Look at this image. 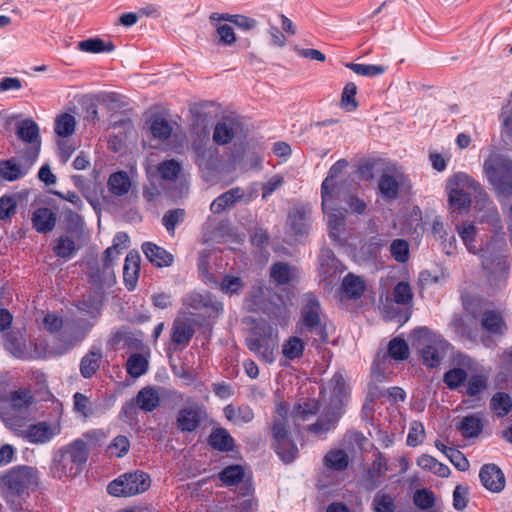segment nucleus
<instances>
[{
  "label": "nucleus",
  "mask_w": 512,
  "mask_h": 512,
  "mask_svg": "<svg viewBox=\"0 0 512 512\" xmlns=\"http://www.w3.org/2000/svg\"><path fill=\"white\" fill-rule=\"evenodd\" d=\"M244 476L243 468L239 465H231L224 468L219 473L220 480L226 486H232L238 484Z\"/></svg>",
  "instance_id": "53"
},
{
  "label": "nucleus",
  "mask_w": 512,
  "mask_h": 512,
  "mask_svg": "<svg viewBox=\"0 0 512 512\" xmlns=\"http://www.w3.org/2000/svg\"><path fill=\"white\" fill-rule=\"evenodd\" d=\"M108 186L111 193L122 196L128 193L131 187V181L126 172L120 171L109 177Z\"/></svg>",
  "instance_id": "39"
},
{
  "label": "nucleus",
  "mask_w": 512,
  "mask_h": 512,
  "mask_svg": "<svg viewBox=\"0 0 512 512\" xmlns=\"http://www.w3.org/2000/svg\"><path fill=\"white\" fill-rule=\"evenodd\" d=\"M89 446L83 439H75L61 447L53 456L51 472L54 478H74L88 460Z\"/></svg>",
  "instance_id": "3"
},
{
  "label": "nucleus",
  "mask_w": 512,
  "mask_h": 512,
  "mask_svg": "<svg viewBox=\"0 0 512 512\" xmlns=\"http://www.w3.org/2000/svg\"><path fill=\"white\" fill-rule=\"evenodd\" d=\"M181 168L180 162L170 159L161 162L157 167V171L162 179L173 181L178 177Z\"/></svg>",
  "instance_id": "51"
},
{
  "label": "nucleus",
  "mask_w": 512,
  "mask_h": 512,
  "mask_svg": "<svg viewBox=\"0 0 512 512\" xmlns=\"http://www.w3.org/2000/svg\"><path fill=\"white\" fill-rule=\"evenodd\" d=\"M288 408L285 404H278L276 415L273 420L272 432L275 441V451L282 461L292 462L298 453L296 444L288 437L286 430V416Z\"/></svg>",
  "instance_id": "10"
},
{
  "label": "nucleus",
  "mask_w": 512,
  "mask_h": 512,
  "mask_svg": "<svg viewBox=\"0 0 512 512\" xmlns=\"http://www.w3.org/2000/svg\"><path fill=\"white\" fill-rule=\"evenodd\" d=\"M32 223L37 232L47 233L55 227L56 215L49 208H38L33 213Z\"/></svg>",
  "instance_id": "28"
},
{
  "label": "nucleus",
  "mask_w": 512,
  "mask_h": 512,
  "mask_svg": "<svg viewBox=\"0 0 512 512\" xmlns=\"http://www.w3.org/2000/svg\"><path fill=\"white\" fill-rule=\"evenodd\" d=\"M126 367L131 377L138 378L147 371L148 361L143 355L136 353L128 358Z\"/></svg>",
  "instance_id": "46"
},
{
  "label": "nucleus",
  "mask_w": 512,
  "mask_h": 512,
  "mask_svg": "<svg viewBox=\"0 0 512 512\" xmlns=\"http://www.w3.org/2000/svg\"><path fill=\"white\" fill-rule=\"evenodd\" d=\"M77 48L85 53H110L115 50V45L111 41L105 42L101 38L95 37L78 42Z\"/></svg>",
  "instance_id": "35"
},
{
  "label": "nucleus",
  "mask_w": 512,
  "mask_h": 512,
  "mask_svg": "<svg viewBox=\"0 0 512 512\" xmlns=\"http://www.w3.org/2000/svg\"><path fill=\"white\" fill-rule=\"evenodd\" d=\"M392 298L398 305H411L413 301V291L410 284L405 281L397 283L393 288Z\"/></svg>",
  "instance_id": "43"
},
{
  "label": "nucleus",
  "mask_w": 512,
  "mask_h": 512,
  "mask_svg": "<svg viewBox=\"0 0 512 512\" xmlns=\"http://www.w3.org/2000/svg\"><path fill=\"white\" fill-rule=\"evenodd\" d=\"M204 411L198 405L181 409L177 416V427L181 431H194L200 424Z\"/></svg>",
  "instance_id": "22"
},
{
  "label": "nucleus",
  "mask_w": 512,
  "mask_h": 512,
  "mask_svg": "<svg viewBox=\"0 0 512 512\" xmlns=\"http://www.w3.org/2000/svg\"><path fill=\"white\" fill-rule=\"evenodd\" d=\"M76 120L71 114L64 113L55 120V133L62 137L71 136L75 132Z\"/></svg>",
  "instance_id": "42"
},
{
  "label": "nucleus",
  "mask_w": 512,
  "mask_h": 512,
  "mask_svg": "<svg viewBox=\"0 0 512 512\" xmlns=\"http://www.w3.org/2000/svg\"><path fill=\"white\" fill-rule=\"evenodd\" d=\"M209 444L220 451H230L234 440L225 429H216L209 436Z\"/></svg>",
  "instance_id": "40"
},
{
  "label": "nucleus",
  "mask_w": 512,
  "mask_h": 512,
  "mask_svg": "<svg viewBox=\"0 0 512 512\" xmlns=\"http://www.w3.org/2000/svg\"><path fill=\"white\" fill-rule=\"evenodd\" d=\"M482 485L491 492H500L505 487V477L502 470L495 464L484 465L479 473Z\"/></svg>",
  "instance_id": "19"
},
{
  "label": "nucleus",
  "mask_w": 512,
  "mask_h": 512,
  "mask_svg": "<svg viewBox=\"0 0 512 512\" xmlns=\"http://www.w3.org/2000/svg\"><path fill=\"white\" fill-rule=\"evenodd\" d=\"M244 196L245 193L242 188H232L215 198L210 205V210L214 214H220L227 208L232 207L236 202L242 200Z\"/></svg>",
  "instance_id": "26"
},
{
  "label": "nucleus",
  "mask_w": 512,
  "mask_h": 512,
  "mask_svg": "<svg viewBox=\"0 0 512 512\" xmlns=\"http://www.w3.org/2000/svg\"><path fill=\"white\" fill-rule=\"evenodd\" d=\"M490 410L499 418L508 415L512 410L511 397L507 393L497 392L490 400Z\"/></svg>",
  "instance_id": "37"
},
{
  "label": "nucleus",
  "mask_w": 512,
  "mask_h": 512,
  "mask_svg": "<svg viewBox=\"0 0 512 512\" xmlns=\"http://www.w3.org/2000/svg\"><path fill=\"white\" fill-rule=\"evenodd\" d=\"M38 481L36 468L26 465L13 467L0 476V495L6 503L15 504L17 499H24Z\"/></svg>",
  "instance_id": "4"
},
{
  "label": "nucleus",
  "mask_w": 512,
  "mask_h": 512,
  "mask_svg": "<svg viewBox=\"0 0 512 512\" xmlns=\"http://www.w3.org/2000/svg\"><path fill=\"white\" fill-rule=\"evenodd\" d=\"M510 266L507 261H498L495 268L488 275L489 286L494 291L503 290L507 285Z\"/></svg>",
  "instance_id": "29"
},
{
  "label": "nucleus",
  "mask_w": 512,
  "mask_h": 512,
  "mask_svg": "<svg viewBox=\"0 0 512 512\" xmlns=\"http://www.w3.org/2000/svg\"><path fill=\"white\" fill-rule=\"evenodd\" d=\"M457 232L464 242L467 250L473 254L477 253V249L474 245L475 236H476V227L472 223H463L462 225L457 226Z\"/></svg>",
  "instance_id": "50"
},
{
  "label": "nucleus",
  "mask_w": 512,
  "mask_h": 512,
  "mask_svg": "<svg viewBox=\"0 0 512 512\" xmlns=\"http://www.w3.org/2000/svg\"><path fill=\"white\" fill-rule=\"evenodd\" d=\"M197 321L194 318L182 314L178 316L172 324L171 340L173 344L179 347H187L195 334V325Z\"/></svg>",
  "instance_id": "17"
},
{
  "label": "nucleus",
  "mask_w": 512,
  "mask_h": 512,
  "mask_svg": "<svg viewBox=\"0 0 512 512\" xmlns=\"http://www.w3.org/2000/svg\"><path fill=\"white\" fill-rule=\"evenodd\" d=\"M102 360L101 348L93 347L81 360L80 372L83 377H92L100 367Z\"/></svg>",
  "instance_id": "30"
},
{
  "label": "nucleus",
  "mask_w": 512,
  "mask_h": 512,
  "mask_svg": "<svg viewBox=\"0 0 512 512\" xmlns=\"http://www.w3.org/2000/svg\"><path fill=\"white\" fill-rule=\"evenodd\" d=\"M95 320L89 318L75 319L70 331L66 330L58 339L59 346L56 348L57 354H64L70 351L80 343L92 330Z\"/></svg>",
  "instance_id": "14"
},
{
  "label": "nucleus",
  "mask_w": 512,
  "mask_h": 512,
  "mask_svg": "<svg viewBox=\"0 0 512 512\" xmlns=\"http://www.w3.org/2000/svg\"><path fill=\"white\" fill-rule=\"evenodd\" d=\"M390 253L395 261L406 263L409 260V244L404 239H395L390 244Z\"/></svg>",
  "instance_id": "54"
},
{
  "label": "nucleus",
  "mask_w": 512,
  "mask_h": 512,
  "mask_svg": "<svg viewBox=\"0 0 512 512\" xmlns=\"http://www.w3.org/2000/svg\"><path fill=\"white\" fill-rule=\"evenodd\" d=\"M346 67L360 76L374 77L382 75L386 71L384 65L347 63Z\"/></svg>",
  "instance_id": "52"
},
{
  "label": "nucleus",
  "mask_w": 512,
  "mask_h": 512,
  "mask_svg": "<svg viewBox=\"0 0 512 512\" xmlns=\"http://www.w3.org/2000/svg\"><path fill=\"white\" fill-rule=\"evenodd\" d=\"M185 214V210L181 208L168 210L164 214L162 224L170 235L175 234L176 226L184 221Z\"/></svg>",
  "instance_id": "48"
},
{
  "label": "nucleus",
  "mask_w": 512,
  "mask_h": 512,
  "mask_svg": "<svg viewBox=\"0 0 512 512\" xmlns=\"http://www.w3.org/2000/svg\"><path fill=\"white\" fill-rule=\"evenodd\" d=\"M320 395L319 401L300 403L292 413L296 426H300L301 421H305L310 415L320 411L321 416L318 421L308 427L312 433L317 435L325 434L334 428L345 412L350 391L348 386H323Z\"/></svg>",
  "instance_id": "1"
},
{
  "label": "nucleus",
  "mask_w": 512,
  "mask_h": 512,
  "mask_svg": "<svg viewBox=\"0 0 512 512\" xmlns=\"http://www.w3.org/2000/svg\"><path fill=\"white\" fill-rule=\"evenodd\" d=\"M244 286L243 280L240 277L227 275L220 283V289L227 295L238 294Z\"/></svg>",
  "instance_id": "64"
},
{
  "label": "nucleus",
  "mask_w": 512,
  "mask_h": 512,
  "mask_svg": "<svg viewBox=\"0 0 512 512\" xmlns=\"http://www.w3.org/2000/svg\"><path fill=\"white\" fill-rule=\"evenodd\" d=\"M347 164V161L344 159L338 160L329 169L327 177L322 182V209H324L325 211H327L328 209H335L336 197H340L343 193V184L336 183L335 179L342 173L344 168H346Z\"/></svg>",
  "instance_id": "13"
},
{
  "label": "nucleus",
  "mask_w": 512,
  "mask_h": 512,
  "mask_svg": "<svg viewBox=\"0 0 512 512\" xmlns=\"http://www.w3.org/2000/svg\"><path fill=\"white\" fill-rule=\"evenodd\" d=\"M208 133L203 129L192 141L191 147L194 153V161L200 168H209L214 151L207 147Z\"/></svg>",
  "instance_id": "21"
},
{
  "label": "nucleus",
  "mask_w": 512,
  "mask_h": 512,
  "mask_svg": "<svg viewBox=\"0 0 512 512\" xmlns=\"http://www.w3.org/2000/svg\"><path fill=\"white\" fill-rule=\"evenodd\" d=\"M39 153V147L32 149L29 156L23 163H18L15 159L0 161V178L5 181L13 182L25 176L33 166Z\"/></svg>",
  "instance_id": "15"
},
{
  "label": "nucleus",
  "mask_w": 512,
  "mask_h": 512,
  "mask_svg": "<svg viewBox=\"0 0 512 512\" xmlns=\"http://www.w3.org/2000/svg\"><path fill=\"white\" fill-rule=\"evenodd\" d=\"M270 276L277 284L285 285L298 277V271L294 266L283 262H277L272 265Z\"/></svg>",
  "instance_id": "31"
},
{
  "label": "nucleus",
  "mask_w": 512,
  "mask_h": 512,
  "mask_svg": "<svg viewBox=\"0 0 512 512\" xmlns=\"http://www.w3.org/2000/svg\"><path fill=\"white\" fill-rule=\"evenodd\" d=\"M372 505L375 512H395L396 508L393 497L384 493H377Z\"/></svg>",
  "instance_id": "63"
},
{
  "label": "nucleus",
  "mask_w": 512,
  "mask_h": 512,
  "mask_svg": "<svg viewBox=\"0 0 512 512\" xmlns=\"http://www.w3.org/2000/svg\"><path fill=\"white\" fill-rule=\"evenodd\" d=\"M356 93L357 86L353 82H349L345 85L342 96H341V106L346 111H354L358 107V103L356 101Z\"/></svg>",
  "instance_id": "56"
},
{
  "label": "nucleus",
  "mask_w": 512,
  "mask_h": 512,
  "mask_svg": "<svg viewBox=\"0 0 512 512\" xmlns=\"http://www.w3.org/2000/svg\"><path fill=\"white\" fill-rule=\"evenodd\" d=\"M150 129L154 138L160 141L167 140L173 131L171 123L163 117H154Z\"/></svg>",
  "instance_id": "44"
},
{
  "label": "nucleus",
  "mask_w": 512,
  "mask_h": 512,
  "mask_svg": "<svg viewBox=\"0 0 512 512\" xmlns=\"http://www.w3.org/2000/svg\"><path fill=\"white\" fill-rule=\"evenodd\" d=\"M6 387L0 386V418L7 428L16 431L27 419L33 396L26 388L7 390Z\"/></svg>",
  "instance_id": "2"
},
{
  "label": "nucleus",
  "mask_w": 512,
  "mask_h": 512,
  "mask_svg": "<svg viewBox=\"0 0 512 512\" xmlns=\"http://www.w3.org/2000/svg\"><path fill=\"white\" fill-rule=\"evenodd\" d=\"M449 204L457 210L466 211L471 206V197L468 191L488 202L489 197L481 184L464 172H457L451 176L446 185Z\"/></svg>",
  "instance_id": "6"
},
{
  "label": "nucleus",
  "mask_w": 512,
  "mask_h": 512,
  "mask_svg": "<svg viewBox=\"0 0 512 512\" xmlns=\"http://www.w3.org/2000/svg\"><path fill=\"white\" fill-rule=\"evenodd\" d=\"M381 396L388 397L393 402H398L405 400L406 392L402 389L401 386H392L386 390V393H382L380 391V386H371L367 393L365 406H367L369 402Z\"/></svg>",
  "instance_id": "36"
},
{
  "label": "nucleus",
  "mask_w": 512,
  "mask_h": 512,
  "mask_svg": "<svg viewBox=\"0 0 512 512\" xmlns=\"http://www.w3.org/2000/svg\"><path fill=\"white\" fill-rule=\"evenodd\" d=\"M412 345L421 353L423 364L430 368L438 367L443 359L447 342L426 327L416 328L412 335Z\"/></svg>",
  "instance_id": "8"
},
{
  "label": "nucleus",
  "mask_w": 512,
  "mask_h": 512,
  "mask_svg": "<svg viewBox=\"0 0 512 512\" xmlns=\"http://www.w3.org/2000/svg\"><path fill=\"white\" fill-rule=\"evenodd\" d=\"M209 253L206 251H202L199 253L198 256V270L201 275L202 281L206 285H213L217 284V280L215 277L208 271V265H209Z\"/></svg>",
  "instance_id": "62"
},
{
  "label": "nucleus",
  "mask_w": 512,
  "mask_h": 512,
  "mask_svg": "<svg viewBox=\"0 0 512 512\" xmlns=\"http://www.w3.org/2000/svg\"><path fill=\"white\" fill-rule=\"evenodd\" d=\"M130 449V441L127 436L118 435L116 436L108 446L110 455L117 458L124 457Z\"/></svg>",
  "instance_id": "57"
},
{
  "label": "nucleus",
  "mask_w": 512,
  "mask_h": 512,
  "mask_svg": "<svg viewBox=\"0 0 512 512\" xmlns=\"http://www.w3.org/2000/svg\"><path fill=\"white\" fill-rule=\"evenodd\" d=\"M56 434V429L50 424L47 422H39L27 428L25 438L30 443L44 444L50 441Z\"/></svg>",
  "instance_id": "27"
},
{
  "label": "nucleus",
  "mask_w": 512,
  "mask_h": 512,
  "mask_svg": "<svg viewBox=\"0 0 512 512\" xmlns=\"http://www.w3.org/2000/svg\"><path fill=\"white\" fill-rule=\"evenodd\" d=\"M414 504L421 510H427L434 506L435 496L432 491L423 488L415 491L413 495Z\"/></svg>",
  "instance_id": "60"
},
{
  "label": "nucleus",
  "mask_w": 512,
  "mask_h": 512,
  "mask_svg": "<svg viewBox=\"0 0 512 512\" xmlns=\"http://www.w3.org/2000/svg\"><path fill=\"white\" fill-rule=\"evenodd\" d=\"M342 288L347 295L356 299L362 295L365 285L360 277L350 273L343 279Z\"/></svg>",
  "instance_id": "45"
},
{
  "label": "nucleus",
  "mask_w": 512,
  "mask_h": 512,
  "mask_svg": "<svg viewBox=\"0 0 512 512\" xmlns=\"http://www.w3.org/2000/svg\"><path fill=\"white\" fill-rule=\"evenodd\" d=\"M235 136L232 122L217 123L214 128L213 140L219 144L224 145L229 143Z\"/></svg>",
  "instance_id": "49"
},
{
  "label": "nucleus",
  "mask_w": 512,
  "mask_h": 512,
  "mask_svg": "<svg viewBox=\"0 0 512 512\" xmlns=\"http://www.w3.org/2000/svg\"><path fill=\"white\" fill-rule=\"evenodd\" d=\"M388 354L396 361H404L409 357V346L404 339L393 338L388 344Z\"/></svg>",
  "instance_id": "47"
},
{
  "label": "nucleus",
  "mask_w": 512,
  "mask_h": 512,
  "mask_svg": "<svg viewBox=\"0 0 512 512\" xmlns=\"http://www.w3.org/2000/svg\"><path fill=\"white\" fill-rule=\"evenodd\" d=\"M142 251L148 261L156 267H169L174 262L173 254L152 242L143 243Z\"/></svg>",
  "instance_id": "23"
},
{
  "label": "nucleus",
  "mask_w": 512,
  "mask_h": 512,
  "mask_svg": "<svg viewBox=\"0 0 512 512\" xmlns=\"http://www.w3.org/2000/svg\"><path fill=\"white\" fill-rule=\"evenodd\" d=\"M17 135L24 142L39 145V127L33 120L21 121L17 127Z\"/></svg>",
  "instance_id": "38"
},
{
  "label": "nucleus",
  "mask_w": 512,
  "mask_h": 512,
  "mask_svg": "<svg viewBox=\"0 0 512 512\" xmlns=\"http://www.w3.org/2000/svg\"><path fill=\"white\" fill-rule=\"evenodd\" d=\"M324 214L327 217V224L329 228V236L334 242L341 241V234L344 230L345 224V210L341 208L340 197H336L335 209H328Z\"/></svg>",
  "instance_id": "20"
},
{
  "label": "nucleus",
  "mask_w": 512,
  "mask_h": 512,
  "mask_svg": "<svg viewBox=\"0 0 512 512\" xmlns=\"http://www.w3.org/2000/svg\"><path fill=\"white\" fill-rule=\"evenodd\" d=\"M17 201L13 195H3L0 197V220L6 221L15 215Z\"/></svg>",
  "instance_id": "61"
},
{
  "label": "nucleus",
  "mask_w": 512,
  "mask_h": 512,
  "mask_svg": "<svg viewBox=\"0 0 512 512\" xmlns=\"http://www.w3.org/2000/svg\"><path fill=\"white\" fill-rule=\"evenodd\" d=\"M223 313V304L208 291H192L183 298L182 314L202 315L205 318H217Z\"/></svg>",
  "instance_id": "9"
},
{
  "label": "nucleus",
  "mask_w": 512,
  "mask_h": 512,
  "mask_svg": "<svg viewBox=\"0 0 512 512\" xmlns=\"http://www.w3.org/2000/svg\"><path fill=\"white\" fill-rule=\"evenodd\" d=\"M151 485L150 477L142 471L128 472L109 483L107 491L115 497H130L144 493Z\"/></svg>",
  "instance_id": "11"
},
{
  "label": "nucleus",
  "mask_w": 512,
  "mask_h": 512,
  "mask_svg": "<svg viewBox=\"0 0 512 512\" xmlns=\"http://www.w3.org/2000/svg\"><path fill=\"white\" fill-rule=\"evenodd\" d=\"M417 465L423 470L429 471L439 477H448L450 474V468L439 462L436 458L422 454L416 460Z\"/></svg>",
  "instance_id": "34"
},
{
  "label": "nucleus",
  "mask_w": 512,
  "mask_h": 512,
  "mask_svg": "<svg viewBox=\"0 0 512 512\" xmlns=\"http://www.w3.org/2000/svg\"><path fill=\"white\" fill-rule=\"evenodd\" d=\"M140 272V256L137 252H129L123 267V280L129 291L136 288Z\"/></svg>",
  "instance_id": "24"
},
{
  "label": "nucleus",
  "mask_w": 512,
  "mask_h": 512,
  "mask_svg": "<svg viewBox=\"0 0 512 512\" xmlns=\"http://www.w3.org/2000/svg\"><path fill=\"white\" fill-rule=\"evenodd\" d=\"M489 370L468 355L459 353L453 359V368L444 374V384H486Z\"/></svg>",
  "instance_id": "7"
},
{
  "label": "nucleus",
  "mask_w": 512,
  "mask_h": 512,
  "mask_svg": "<svg viewBox=\"0 0 512 512\" xmlns=\"http://www.w3.org/2000/svg\"><path fill=\"white\" fill-rule=\"evenodd\" d=\"M136 403L140 409L151 412L155 410L160 403L159 393L152 386H145L138 392Z\"/></svg>",
  "instance_id": "33"
},
{
  "label": "nucleus",
  "mask_w": 512,
  "mask_h": 512,
  "mask_svg": "<svg viewBox=\"0 0 512 512\" xmlns=\"http://www.w3.org/2000/svg\"><path fill=\"white\" fill-rule=\"evenodd\" d=\"M53 251L60 258H70L75 251V242L68 236H60Z\"/></svg>",
  "instance_id": "58"
},
{
  "label": "nucleus",
  "mask_w": 512,
  "mask_h": 512,
  "mask_svg": "<svg viewBox=\"0 0 512 512\" xmlns=\"http://www.w3.org/2000/svg\"><path fill=\"white\" fill-rule=\"evenodd\" d=\"M482 328L495 336H502L507 329L506 322L499 311L485 310L481 317Z\"/></svg>",
  "instance_id": "25"
},
{
  "label": "nucleus",
  "mask_w": 512,
  "mask_h": 512,
  "mask_svg": "<svg viewBox=\"0 0 512 512\" xmlns=\"http://www.w3.org/2000/svg\"><path fill=\"white\" fill-rule=\"evenodd\" d=\"M320 313L321 309L318 299L314 294H307L305 296V304L302 308L303 324L311 333H314L318 337L317 340L327 342L328 333Z\"/></svg>",
  "instance_id": "12"
},
{
  "label": "nucleus",
  "mask_w": 512,
  "mask_h": 512,
  "mask_svg": "<svg viewBox=\"0 0 512 512\" xmlns=\"http://www.w3.org/2000/svg\"><path fill=\"white\" fill-rule=\"evenodd\" d=\"M378 187L383 197L389 199L396 198L399 191L398 177L384 173L379 180Z\"/></svg>",
  "instance_id": "41"
},
{
  "label": "nucleus",
  "mask_w": 512,
  "mask_h": 512,
  "mask_svg": "<svg viewBox=\"0 0 512 512\" xmlns=\"http://www.w3.org/2000/svg\"><path fill=\"white\" fill-rule=\"evenodd\" d=\"M322 462L324 470L320 482L324 487L330 484V482L325 481L324 478L332 477L334 474H339L345 471L350 464V457L345 450L333 448L327 451Z\"/></svg>",
  "instance_id": "16"
},
{
  "label": "nucleus",
  "mask_w": 512,
  "mask_h": 512,
  "mask_svg": "<svg viewBox=\"0 0 512 512\" xmlns=\"http://www.w3.org/2000/svg\"><path fill=\"white\" fill-rule=\"evenodd\" d=\"M277 337L272 334L268 337L247 339L249 350L255 353L265 363H272L277 352Z\"/></svg>",
  "instance_id": "18"
},
{
  "label": "nucleus",
  "mask_w": 512,
  "mask_h": 512,
  "mask_svg": "<svg viewBox=\"0 0 512 512\" xmlns=\"http://www.w3.org/2000/svg\"><path fill=\"white\" fill-rule=\"evenodd\" d=\"M77 309L80 313L84 315H88L91 319L96 320L100 315L101 304L94 298H87L82 301H79L76 304Z\"/></svg>",
  "instance_id": "59"
},
{
  "label": "nucleus",
  "mask_w": 512,
  "mask_h": 512,
  "mask_svg": "<svg viewBox=\"0 0 512 512\" xmlns=\"http://www.w3.org/2000/svg\"><path fill=\"white\" fill-rule=\"evenodd\" d=\"M304 347L305 344L300 338L290 337L283 344L282 353L286 358L293 360L300 357L303 354Z\"/></svg>",
  "instance_id": "55"
},
{
  "label": "nucleus",
  "mask_w": 512,
  "mask_h": 512,
  "mask_svg": "<svg viewBox=\"0 0 512 512\" xmlns=\"http://www.w3.org/2000/svg\"><path fill=\"white\" fill-rule=\"evenodd\" d=\"M483 172L500 202L512 198L511 159L493 152L485 159Z\"/></svg>",
  "instance_id": "5"
},
{
  "label": "nucleus",
  "mask_w": 512,
  "mask_h": 512,
  "mask_svg": "<svg viewBox=\"0 0 512 512\" xmlns=\"http://www.w3.org/2000/svg\"><path fill=\"white\" fill-rule=\"evenodd\" d=\"M457 427L465 438H476L483 430V422L479 415L471 414L463 417Z\"/></svg>",
  "instance_id": "32"
}]
</instances>
